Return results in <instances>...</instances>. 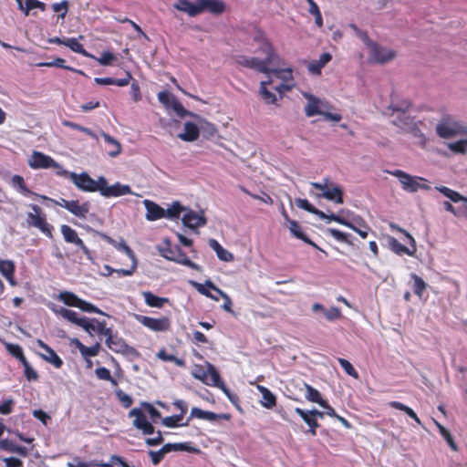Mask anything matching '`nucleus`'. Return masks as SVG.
<instances>
[{
  "mask_svg": "<svg viewBox=\"0 0 467 467\" xmlns=\"http://www.w3.org/2000/svg\"><path fill=\"white\" fill-rule=\"evenodd\" d=\"M161 254L170 260L195 269L196 265L186 255V254L178 246H172L167 242V246L161 249Z\"/></svg>",
  "mask_w": 467,
  "mask_h": 467,
  "instance_id": "9b49d317",
  "label": "nucleus"
},
{
  "mask_svg": "<svg viewBox=\"0 0 467 467\" xmlns=\"http://www.w3.org/2000/svg\"><path fill=\"white\" fill-rule=\"evenodd\" d=\"M200 130L193 122L187 121L184 124V132L179 134V138L184 141H194L199 138Z\"/></svg>",
  "mask_w": 467,
  "mask_h": 467,
  "instance_id": "f704fd0d",
  "label": "nucleus"
},
{
  "mask_svg": "<svg viewBox=\"0 0 467 467\" xmlns=\"http://www.w3.org/2000/svg\"><path fill=\"white\" fill-rule=\"evenodd\" d=\"M271 84V79H269L268 81H262L260 84V94L262 96V99L267 104H275L276 101L275 95L273 92L269 91L267 88V86Z\"/></svg>",
  "mask_w": 467,
  "mask_h": 467,
  "instance_id": "a18cd8bd",
  "label": "nucleus"
},
{
  "mask_svg": "<svg viewBox=\"0 0 467 467\" xmlns=\"http://www.w3.org/2000/svg\"><path fill=\"white\" fill-rule=\"evenodd\" d=\"M254 41L257 44V52L265 56L264 59H260L262 62H265V67L278 65L279 56L275 53L273 45L269 39L265 36V33L259 31L254 36Z\"/></svg>",
  "mask_w": 467,
  "mask_h": 467,
  "instance_id": "20e7f679",
  "label": "nucleus"
},
{
  "mask_svg": "<svg viewBox=\"0 0 467 467\" xmlns=\"http://www.w3.org/2000/svg\"><path fill=\"white\" fill-rule=\"evenodd\" d=\"M142 296L145 304L150 307L161 308L165 303H169V299L167 297L158 296L150 291L143 292Z\"/></svg>",
  "mask_w": 467,
  "mask_h": 467,
  "instance_id": "4c0bfd02",
  "label": "nucleus"
},
{
  "mask_svg": "<svg viewBox=\"0 0 467 467\" xmlns=\"http://www.w3.org/2000/svg\"><path fill=\"white\" fill-rule=\"evenodd\" d=\"M15 263L11 260L0 259V273L8 281L11 285H16L15 280Z\"/></svg>",
  "mask_w": 467,
  "mask_h": 467,
  "instance_id": "2f4dec72",
  "label": "nucleus"
},
{
  "mask_svg": "<svg viewBox=\"0 0 467 467\" xmlns=\"http://www.w3.org/2000/svg\"><path fill=\"white\" fill-rule=\"evenodd\" d=\"M207 285H209V287L212 288L215 292V294H218V296L220 297L223 298L224 302H223L222 307L226 312L233 313V309H232L233 303H232L230 296L226 293H224L223 290H221L220 288L215 286V285L211 281H207Z\"/></svg>",
  "mask_w": 467,
  "mask_h": 467,
  "instance_id": "c03bdc74",
  "label": "nucleus"
},
{
  "mask_svg": "<svg viewBox=\"0 0 467 467\" xmlns=\"http://www.w3.org/2000/svg\"><path fill=\"white\" fill-rule=\"evenodd\" d=\"M67 210L75 216L85 219L89 213L90 203L88 202L79 203L78 200H71Z\"/></svg>",
  "mask_w": 467,
  "mask_h": 467,
  "instance_id": "7c9ffc66",
  "label": "nucleus"
},
{
  "mask_svg": "<svg viewBox=\"0 0 467 467\" xmlns=\"http://www.w3.org/2000/svg\"><path fill=\"white\" fill-rule=\"evenodd\" d=\"M5 348L10 355L17 358L21 363L26 360L22 348L17 344L6 343Z\"/></svg>",
  "mask_w": 467,
  "mask_h": 467,
  "instance_id": "603ef678",
  "label": "nucleus"
},
{
  "mask_svg": "<svg viewBox=\"0 0 467 467\" xmlns=\"http://www.w3.org/2000/svg\"><path fill=\"white\" fill-rule=\"evenodd\" d=\"M209 246L216 253L217 257L223 262H232L234 257L228 250L224 249L217 240L210 239Z\"/></svg>",
  "mask_w": 467,
  "mask_h": 467,
  "instance_id": "c9c22d12",
  "label": "nucleus"
},
{
  "mask_svg": "<svg viewBox=\"0 0 467 467\" xmlns=\"http://www.w3.org/2000/svg\"><path fill=\"white\" fill-rule=\"evenodd\" d=\"M65 63H66V60L64 58L56 57L51 62L39 63L37 66L38 67H55L64 68V69H67V70H69V71H73V72H78L79 74H83L82 71L77 70V69H75L72 67L67 66V65H65Z\"/></svg>",
  "mask_w": 467,
  "mask_h": 467,
  "instance_id": "49530a36",
  "label": "nucleus"
},
{
  "mask_svg": "<svg viewBox=\"0 0 467 467\" xmlns=\"http://www.w3.org/2000/svg\"><path fill=\"white\" fill-rule=\"evenodd\" d=\"M348 224L351 226L348 227L358 234L361 238H367L369 226L361 216L353 215L351 220H348Z\"/></svg>",
  "mask_w": 467,
  "mask_h": 467,
  "instance_id": "c85d7f7f",
  "label": "nucleus"
},
{
  "mask_svg": "<svg viewBox=\"0 0 467 467\" xmlns=\"http://www.w3.org/2000/svg\"><path fill=\"white\" fill-rule=\"evenodd\" d=\"M411 279L413 280V292L420 297L427 287V284L416 274L411 275Z\"/></svg>",
  "mask_w": 467,
  "mask_h": 467,
  "instance_id": "5fc2aeb1",
  "label": "nucleus"
},
{
  "mask_svg": "<svg viewBox=\"0 0 467 467\" xmlns=\"http://www.w3.org/2000/svg\"><path fill=\"white\" fill-rule=\"evenodd\" d=\"M65 46L69 47L73 52L80 54L85 57H89V54L84 48L83 45L78 42L75 37L66 38Z\"/></svg>",
  "mask_w": 467,
  "mask_h": 467,
  "instance_id": "8fccbe9b",
  "label": "nucleus"
},
{
  "mask_svg": "<svg viewBox=\"0 0 467 467\" xmlns=\"http://www.w3.org/2000/svg\"><path fill=\"white\" fill-rule=\"evenodd\" d=\"M30 207L34 211V213H27L26 222L28 225L39 229L47 237L52 238L53 226L47 223L46 214L42 213V209L36 204H31Z\"/></svg>",
  "mask_w": 467,
  "mask_h": 467,
  "instance_id": "0eeeda50",
  "label": "nucleus"
},
{
  "mask_svg": "<svg viewBox=\"0 0 467 467\" xmlns=\"http://www.w3.org/2000/svg\"><path fill=\"white\" fill-rule=\"evenodd\" d=\"M195 286H196L197 291L200 294H202L209 298H212L214 301H219L220 296H218V294L213 295V292H211V290H213V289L210 288L209 285H207V282L203 285L196 283Z\"/></svg>",
  "mask_w": 467,
  "mask_h": 467,
  "instance_id": "bf43d9fd",
  "label": "nucleus"
},
{
  "mask_svg": "<svg viewBox=\"0 0 467 467\" xmlns=\"http://www.w3.org/2000/svg\"><path fill=\"white\" fill-rule=\"evenodd\" d=\"M60 231L66 243L77 245L88 258L90 257V250L84 244L83 240L78 237L76 230L67 224H62Z\"/></svg>",
  "mask_w": 467,
  "mask_h": 467,
  "instance_id": "a211bd4d",
  "label": "nucleus"
},
{
  "mask_svg": "<svg viewBox=\"0 0 467 467\" xmlns=\"http://www.w3.org/2000/svg\"><path fill=\"white\" fill-rule=\"evenodd\" d=\"M436 425H437L440 434L446 441L449 447L453 451H458V446H457L456 442L454 441L453 436L451 435L450 431L448 429H446L443 425H441L438 422H436Z\"/></svg>",
  "mask_w": 467,
  "mask_h": 467,
  "instance_id": "de8ad7c7",
  "label": "nucleus"
},
{
  "mask_svg": "<svg viewBox=\"0 0 467 467\" xmlns=\"http://www.w3.org/2000/svg\"><path fill=\"white\" fill-rule=\"evenodd\" d=\"M115 393H116L118 400H119V402L122 404V406L125 409H128L132 405V403H133L132 398L130 395L126 394L123 390L118 389V390H116Z\"/></svg>",
  "mask_w": 467,
  "mask_h": 467,
  "instance_id": "774afa93",
  "label": "nucleus"
},
{
  "mask_svg": "<svg viewBox=\"0 0 467 467\" xmlns=\"http://www.w3.org/2000/svg\"><path fill=\"white\" fill-rule=\"evenodd\" d=\"M102 137L105 140V142L111 144L112 146H115V149H112L110 151H109V155L111 157L118 156L121 151V145L120 143L116 140L113 137L107 133H103Z\"/></svg>",
  "mask_w": 467,
  "mask_h": 467,
  "instance_id": "4d7b16f0",
  "label": "nucleus"
},
{
  "mask_svg": "<svg viewBox=\"0 0 467 467\" xmlns=\"http://www.w3.org/2000/svg\"><path fill=\"white\" fill-rule=\"evenodd\" d=\"M186 210L187 208L182 206L179 202H174L167 210H165V217L170 219H179L181 213Z\"/></svg>",
  "mask_w": 467,
  "mask_h": 467,
  "instance_id": "3c124183",
  "label": "nucleus"
},
{
  "mask_svg": "<svg viewBox=\"0 0 467 467\" xmlns=\"http://www.w3.org/2000/svg\"><path fill=\"white\" fill-rule=\"evenodd\" d=\"M269 73H273L274 76L277 78L282 79L284 82H290L293 80L292 69H272L270 68Z\"/></svg>",
  "mask_w": 467,
  "mask_h": 467,
  "instance_id": "13d9d810",
  "label": "nucleus"
},
{
  "mask_svg": "<svg viewBox=\"0 0 467 467\" xmlns=\"http://www.w3.org/2000/svg\"><path fill=\"white\" fill-rule=\"evenodd\" d=\"M24 367L25 377L29 381H36L38 379V374L36 371L30 366L27 359L22 362Z\"/></svg>",
  "mask_w": 467,
  "mask_h": 467,
  "instance_id": "0e129e2a",
  "label": "nucleus"
},
{
  "mask_svg": "<svg viewBox=\"0 0 467 467\" xmlns=\"http://www.w3.org/2000/svg\"><path fill=\"white\" fill-rule=\"evenodd\" d=\"M182 221L186 227H189L191 229L204 226L207 223L203 211H201V213H198L188 208L185 211V213L183 214Z\"/></svg>",
  "mask_w": 467,
  "mask_h": 467,
  "instance_id": "aec40b11",
  "label": "nucleus"
},
{
  "mask_svg": "<svg viewBox=\"0 0 467 467\" xmlns=\"http://www.w3.org/2000/svg\"><path fill=\"white\" fill-rule=\"evenodd\" d=\"M52 310L67 321L82 327L90 336H94V334L104 336L109 332V327H106L105 321L87 317H79L77 312L65 307H60L59 309L53 308Z\"/></svg>",
  "mask_w": 467,
  "mask_h": 467,
  "instance_id": "f257e3e1",
  "label": "nucleus"
},
{
  "mask_svg": "<svg viewBox=\"0 0 467 467\" xmlns=\"http://www.w3.org/2000/svg\"><path fill=\"white\" fill-rule=\"evenodd\" d=\"M309 13L315 16V23L317 27L323 26V18L320 12V9L317 3L314 1L309 5Z\"/></svg>",
  "mask_w": 467,
  "mask_h": 467,
  "instance_id": "052dcab7",
  "label": "nucleus"
},
{
  "mask_svg": "<svg viewBox=\"0 0 467 467\" xmlns=\"http://www.w3.org/2000/svg\"><path fill=\"white\" fill-rule=\"evenodd\" d=\"M318 103L319 101L317 99L310 97V101L305 108V112L307 117H313L317 114H323V112L319 110Z\"/></svg>",
  "mask_w": 467,
  "mask_h": 467,
  "instance_id": "6e6d98bb",
  "label": "nucleus"
},
{
  "mask_svg": "<svg viewBox=\"0 0 467 467\" xmlns=\"http://www.w3.org/2000/svg\"><path fill=\"white\" fill-rule=\"evenodd\" d=\"M193 418L200 419V420H206L209 421H217L220 420H229L231 419V415L230 414H217L213 411H206V410H201L200 408L193 407V408H192L190 416L188 417V419L186 420L185 422L181 423V421L182 420V415L176 414V415L168 416V417L163 418L161 420V423L163 426L168 427V428H176V427H180V426L186 427V426H189L190 421Z\"/></svg>",
  "mask_w": 467,
  "mask_h": 467,
  "instance_id": "f03ea898",
  "label": "nucleus"
},
{
  "mask_svg": "<svg viewBox=\"0 0 467 467\" xmlns=\"http://www.w3.org/2000/svg\"><path fill=\"white\" fill-rule=\"evenodd\" d=\"M370 57L376 63H386L395 57V52L391 49L383 47L377 43H370Z\"/></svg>",
  "mask_w": 467,
  "mask_h": 467,
  "instance_id": "6ab92c4d",
  "label": "nucleus"
},
{
  "mask_svg": "<svg viewBox=\"0 0 467 467\" xmlns=\"http://www.w3.org/2000/svg\"><path fill=\"white\" fill-rule=\"evenodd\" d=\"M100 182L99 193L105 198L119 197L123 195L132 194V190L130 185L116 182L113 185H108V181L104 176L99 177Z\"/></svg>",
  "mask_w": 467,
  "mask_h": 467,
  "instance_id": "9d476101",
  "label": "nucleus"
},
{
  "mask_svg": "<svg viewBox=\"0 0 467 467\" xmlns=\"http://www.w3.org/2000/svg\"><path fill=\"white\" fill-rule=\"evenodd\" d=\"M157 358H160L161 360L162 361H168V362H173L176 366L178 367H181V368H183L185 366V361L182 358H179L177 357H175L174 355L172 354H169L167 353V351L165 350V348H161L158 353H157Z\"/></svg>",
  "mask_w": 467,
  "mask_h": 467,
  "instance_id": "09e8293b",
  "label": "nucleus"
},
{
  "mask_svg": "<svg viewBox=\"0 0 467 467\" xmlns=\"http://www.w3.org/2000/svg\"><path fill=\"white\" fill-rule=\"evenodd\" d=\"M257 389L261 392L263 400L261 405L266 409H272L276 405V397L275 394L266 387L258 385Z\"/></svg>",
  "mask_w": 467,
  "mask_h": 467,
  "instance_id": "e433bc0d",
  "label": "nucleus"
},
{
  "mask_svg": "<svg viewBox=\"0 0 467 467\" xmlns=\"http://www.w3.org/2000/svg\"><path fill=\"white\" fill-rule=\"evenodd\" d=\"M338 363L348 375L353 377L354 379L358 378V371L348 360L345 358H338Z\"/></svg>",
  "mask_w": 467,
  "mask_h": 467,
  "instance_id": "e2e57ef3",
  "label": "nucleus"
},
{
  "mask_svg": "<svg viewBox=\"0 0 467 467\" xmlns=\"http://www.w3.org/2000/svg\"><path fill=\"white\" fill-rule=\"evenodd\" d=\"M435 189L455 203L462 202V205L460 207H458L457 209H461L462 211V215H467V198L466 197H463L458 192H455L446 186H436Z\"/></svg>",
  "mask_w": 467,
  "mask_h": 467,
  "instance_id": "4be33fe9",
  "label": "nucleus"
},
{
  "mask_svg": "<svg viewBox=\"0 0 467 467\" xmlns=\"http://www.w3.org/2000/svg\"><path fill=\"white\" fill-rule=\"evenodd\" d=\"M312 311L314 313L316 312H322V314L325 316L326 319L329 322H334L341 318L342 313L339 307L337 306H331L329 308H326L322 304L320 303H314L312 305Z\"/></svg>",
  "mask_w": 467,
  "mask_h": 467,
  "instance_id": "a878e982",
  "label": "nucleus"
},
{
  "mask_svg": "<svg viewBox=\"0 0 467 467\" xmlns=\"http://www.w3.org/2000/svg\"><path fill=\"white\" fill-rule=\"evenodd\" d=\"M390 227L392 230L402 233L407 237V239L409 240V242L412 247V249H410L409 247L400 244L396 238L390 237L389 239V244L390 250L399 255L408 254L410 256H413L416 252V242H415V239L413 238V236L410 233H408L406 230L400 228V226H398L396 224L391 223Z\"/></svg>",
  "mask_w": 467,
  "mask_h": 467,
  "instance_id": "6e6552de",
  "label": "nucleus"
},
{
  "mask_svg": "<svg viewBox=\"0 0 467 467\" xmlns=\"http://www.w3.org/2000/svg\"><path fill=\"white\" fill-rule=\"evenodd\" d=\"M57 299L63 302L66 306L78 307L81 298L73 292L63 291L59 293Z\"/></svg>",
  "mask_w": 467,
  "mask_h": 467,
  "instance_id": "a19ab883",
  "label": "nucleus"
},
{
  "mask_svg": "<svg viewBox=\"0 0 467 467\" xmlns=\"http://www.w3.org/2000/svg\"><path fill=\"white\" fill-rule=\"evenodd\" d=\"M195 451L187 443H166L159 451H149L148 455L153 465H158L163 459L165 454L171 451Z\"/></svg>",
  "mask_w": 467,
  "mask_h": 467,
  "instance_id": "f8f14e48",
  "label": "nucleus"
},
{
  "mask_svg": "<svg viewBox=\"0 0 467 467\" xmlns=\"http://www.w3.org/2000/svg\"><path fill=\"white\" fill-rule=\"evenodd\" d=\"M158 99L167 109H172L180 118L192 115L190 111L184 109L181 101L169 91H160L158 93Z\"/></svg>",
  "mask_w": 467,
  "mask_h": 467,
  "instance_id": "ddd939ff",
  "label": "nucleus"
},
{
  "mask_svg": "<svg viewBox=\"0 0 467 467\" xmlns=\"http://www.w3.org/2000/svg\"><path fill=\"white\" fill-rule=\"evenodd\" d=\"M95 374L101 380L109 381L113 386L118 385V381L112 378L109 369L105 367H99L95 369Z\"/></svg>",
  "mask_w": 467,
  "mask_h": 467,
  "instance_id": "864d4df0",
  "label": "nucleus"
},
{
  "mask_svg": "<svg viewBox=\"0 0 467 467\" xmlns=\"http://www.w3.org/2000/svg\"><path fill=\"white\" fill-rule=\"evenodd\" d=\"M388 405L390 408L400 410L405 412L409 417L413 419L417 424L421 425V421H420V418L417 416L416 412L411 408L408 407L407 405H405L400 401H396V400L389 401L388 403Z\"/></svg>",
  "mask_w": 467,
  "mask_h": 467,
  "instance_id": "79ce46f5",
  "label": "nucleus"
},
{
  "mask_svg": "<svg viewBox=\"0 0 467 467\" xmlns=\"http://www.w3.org/2000/svg\"><path fill=\"white\" fill-rule=\"evenodd\" d=\"M32 169L56 168L58 171L64 170L53 158L40 151H34L28 161Z\"/></svg>",
  "mask_w": 467,
  "mask_h": 467,
  "instance_id": "dca6fc26",
  "label": "nucleus"
},
{
  "mask_svg": "<svg viewBox=\"0 0 467 467\" xmlns=\"http://www.w3.org/2000/svg\"><path fill=\"white\" fill-rule=\"evenodd\" d=\"M143 203L146 208L145 217L148 221H157L166 216L165 209L161 207L156 202L150 200H145Z\"/></svg>",
  "mask_w": 467,
  "mask_h": 467,
  "instance_id": "393cba45",
  "label": "nucleus"
},
{
  "mask_svg": "<svg viewBox=\"0 0 467 467\" xmlns=\"http://www.w3.org/2000/svg\"><path fill=\"white\" fill-rule=\"evenodd\" d=\"M58 176L69 178L76 187L86 192H95L100 191V182L92 179L87 172L76 173L67 170L57 171Z\"/></svg>",
  "mask_w": 467,
  "mask_h": 467,
  "instance_id": "7ed1b4c3",
  "label": "nucleus"
},
{
  "mask_svg": "<svg viewBox=\"0 0 467 467\" xmlns=\"http://www.w3.org/2000/svg\"><path fill=\"white\" fill-rule=\"evenodd\" d=\"M129 416L134 417L133 426L141 431L143 434L150 435L155 432L154 426L147 420L146 415L140 409H132L129 412Z\"/></svg>",
  "mask_w": 467,
  "mask_h": 467,
  "instance_id": "f3484780",
  "label": "nucleus"
},
{
  "mask_svg": "<svg viewBox=\"0 0 467 467\" xmlns=\"http://www.w3.org/2000/svg\"><path fill=\"white\" fill-rule=\"evenodd\" d=\"M295 412L302 418V420L307 424L309 427L308 432L312 436L317 435V429L319 427V423L317 420L315 419L312 415L308 414V411L304 410L301 408H296Z\"/></svg>",
  "mask_w": 467,
  "mask_h": 467,
  "instance_id": "72a5a7b5",
  "label": "nucleus"
},
{
  "mask_svg": "<svg viewBox=\"0 0 467 467\" xmlns=\"http://www.w3.org/2000/svg\"><path fill=\"white\" fill-rule=\"evenodd\" d=\"M202 13L208 10L213 15H221L225 11V4L222 0H200Z\"/></svg>",
  "mask_w": 467,
  "mask_h": 467,
  "instance_id": "473e14b6",
  "label": "nucleus"
},
{
  "mask_svg": "<svg viewBox=\"0 0 467 467\" xmlns=\"http://www.w3.org/2000/svg\"><path fill=\"white\" fill-rule=\"evenodd\" d=\"M448 148L455 153H465L467 151V140L449 143Z\"/></svg>",
  "mask_w": 467,
  "mask_h": 467,
  "instance_id": "680f3d73",
  "label": "nucleus"
},
{
  "mask_svg": "<svg viewBox=\"0 0 467 467\" xmlns=\"http://www.w3.org/2000/svg\"><path fill=\"white\" fill-rule=\"evenodd\" d=\"M311 186L317 190L322 191V193L317 194V197H323L338 204L344 202L343 190L337 184L328 183V179H325L324 182H311Z\"/></svg>",
  "mask_w": 467,
  "mask_h": 467,
  "instance_id": "423d86ee",
  "label": "nucleus"
},
{
  "mask_svg": "<svg viewBox=\"0 0 467 467\" xmlns=\"http://www.w3.org/2000/svg\"><path fill=\"white\" fill-rule=\"evenodd\" d=\"M235 62L241 67L254 69L260 73H269L270 67H265V62H262L257 57H250L246 56L235 57Z\"/></svg>",
  "mask_w": 467,
  "mask_h": 467,
  "instance_id": "412c9836",
  "label": "nucleus"
},
{
  "mask_svg": "<svg viewBox=\"0 0 467 467\" xmlns=\"http://www.w3.org/2000/svg\"><path fill=\"white\" fill-rule=\"evenodd\" d=\"M391 109L393 112L400 113L396 119L393 121L395 125L405 129L409 128L413 124V118L407 115V111L411 108V103L408 99H402L397 102L391 103Z\"/></svg>",
  "mask_w": 467,
  "mask_h": 467,
  "instance_id": "4468645a",
  "label": "nucleus"
},
{
  "mask_svg": "<svg viewBox=\"0 0 467 467\" xmlns=\"http://www.w3.org/2000/svg\"><path fill=\"white\" fill-rule=\"evenodd\" d=\"M305 389H306L305 396L308 401L317 403L320 406L324 404L323 402L326 400H324L322 398L321 393L317 389H316L315 388H313L311 385H309L307 383H305Z\"/></svg>",
  "mask_w": 467,
  "mask_h": 467,
  "instance_id": "37998d69",
  "label": "nucleus"
},
{
  "mask_svg": "<svg viewBox=\"0 0 467 467\" xmlns=\"http://www.w3.org/2000/svg\"><path fill=\"white\" fill-rule=\"evenodd\" d=\"M288 223H289V230H290L291 234L295 237H296L297 239L302 240L306 244L313 246L316 249L320 250L321 252H323L324 254H327L326 251H324L321 248H319L313 241H311L306 236V234L302 231L301 226L299 225V223L296 221H295V220H288Z\"/></svg>",
  "mask_w": 467,
  "mask_h": 467,
  "instance_id": "c756f323",
  "label": "nucleus"
},
{
  "mask_svg": "<svg viewBox=\"0 0 467 467\" xmlns=\"http://www.w3.org/2000/svg\"><path fill=\"white\" fill-rule=\"evenodd\" d=\"M466 131V128L463 125L450 118L442 119L436 126V133L443 139H450L454 136L462 135Z\"/></svg>",
  "mask_w": 467,
  "mask_h": 467,
  "instance_id": "1a4fd4ad",
  "label": "nucleus"
},
{
  "mask_svg": "<svg viewBox=\"0 0 467 467\" xmlns=\"http://www.w3.org/2000/svg\"><path fill=\"white\" fill-rule=\"evenodd\" d=\"M36 344L46 352V354H41L43 359L52 364L56 368H60L63 366V360L47 344L41 339H37Z\"/></svg>",
  "mask_w": 467,
  "mask_h": 467,
  "instance_id": "5701e85b",
  "label": "nucleus"
},
{
  "mask_svg": "<svg viewBox=\"0 0 467 467\" xmlns=\"http://www.w3.org/2000/svg\"><path fill=\"white\" fill-rule=\"evenodd\" d=\"M117 59L116 56L109 51H103L100 57L97 58L98 62L102 66H109Z\"/></svg>",
  "mask_w": 467,
  "mask_h": 467,
  "instance_id": "338daca9",
  "label": "nucleus"
},
{
  "mask_svg": "<svg viewBox=\"0 0 467 467\" xmlns=\"http://www.w3.org/2000/svg\"><path fill=\"white\" fill-rule=\"evenodd\" d=\"M173 6L175 9L188 14L190 16H196L202 14L200 0L197 4H192L189 0H178Z\"/></svg>",
  "mask_w": 467,
  "mask_h": 467,
  "instance_id": "cd10ccee",
  "label": "nucleus"
},
{
  "mask_svg": "<svg viewBox=\"0 0 467 467\" xmlns=\"http://www.w3.org/2000/svg\"><path fill=\"white\" fill-rule=\"evenodd\" d=\"M332 59L329 53H323L317 61H313L308 65V70L312 74L320 75L321 69Z\"/></svg>",
  "mask_w": 467,
  "mask_h": 467,
  "instance_id": "58836bf2",
  "label": "nucleus"
},
{
  "mask_svg": "<svg viewBox=\"0 0 467 467\" xmlns=\"http://www.w3.org/2000/svg\"><path fill=\"white\" fill-rule=\"evenodd\" d=\"M104 336L107 337L106 345L110 350L120 354H125L128 352L129 346L121 337L113 336L111 328H109V332Z\"/></svg>",
  "mask_w": 467,
  "mask_h": 467,
  "instance_id": "b1692460",
  "label": "nucleus"
},
{
  "mask_svg": "<svg viewBox=\"0 0 467 467\" xmlns=\"http://www.w3.org/2000/svg\"><path fill=\"white\" fill-rule=\"evenodd\" d=\"M393 176L399 178L402 185V189L409 192H416L419 189L428 191L431 187L426 183H420L419 182H427L426 179L418 176H411L409 173L401 171L395 170L390 172Z\"/></svg>",
  "mask_w": 467,
  "mask_h": 467,
  "instance_id": "39448f33",
  "label": "nucleus"
},
{
  "mask_svg": "<svg viewBox=\"0 0 467 467\" xmlns=\"http://www.w3.org/2000/svg\"><path fill=\"white\" fill-rule=\"evenodd\" d=\"M137 320L145 327L154 332H167L171 330V321L169 317H161L159 318L138 315Z\"/></svg>",
  "mask_w": 467,
  "mask_h": 467,
  "instance_id": "2eb2a0df",
  "label": "nucleus"
},
{
  "mask_svg": "<svg viewBox=\"0 0 467 467\" xmlns=\"http://www.w3.org/2000/svg\"><path fill=\"white\" fill-rule=\"evenodd\" d=\"M11 183L14 188H16L20 193H22L25 196H28L31 194L37 195L36 193L31 192L28 189L24 178L21 175H14L11 179Z\"/></svg>",
  "mask_w": 467,
  "mask_h": 467,
  "instance_id": "ea45409f",
  "label": "nucleus"
},
{
  "mask_svg": "<svg viewBox=\"0 0 467 467\" xmlns=\"http://www.w3.org/2000/svg\"><path fill=\"white\" fill-rule=\"evenodd\" d=\"M78 308L81 309L84 312H88V313H96V314L104 315V313L99 308H98L95 305H93L88 301H85L83 299H80Z\"/></svg>",
  "mask_w": 467,
  "mask_h": 467,
  "instance_id": "69168bd1",
  "label": "nucleus"
},
{
  "mask_svg": "<svg viewBox=\"0 0 467 467\" xmlns=\"http://www.w3.org/2000/svg\"><path fill=\"white\" fill-rule=\"evenodd\" d=\"M207 364V371H203L202 368L200 366H196L195 370L198 372H201V374L194 373V377L197 379H200L202 380H204L208 376L210 377V379L212 381V385L218 386L221 382V377L219 372L216 370L213 365H212L209 362H206Z\"/></svg>",
  "mask_w": 467,
  "mask_h": 467,
  "instance_id": "bb28decb",
  "label": "nucleus"
}]
</instances>
